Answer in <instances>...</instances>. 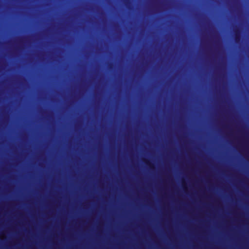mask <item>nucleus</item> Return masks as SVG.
I'll return each mask as SVG.
<instances>
[{
	"label": "nucleus",
	"mask_w": 249,
	"mask_h": 249,
	"mask_svg": "<svg viewBox=\"0 0 249 249\" xmlns=\"http://www.w3.org/2000/svg\"><path fill=\"white\" fill-rule=\"evenodd\" d=\"M144 162L146 164H148L149 163V161L148 160H145L144 161Z\"/></svg>",
	"instance_id": "3"
},
{
	"label": "nucleus",
	"mask_w": 249,
	"mask_h": 249,
	"mask_svg": "<svg viewBox=\"0 0 249 249\" xmlns=\"http://www.w3.org/2000/svg\"><path fill=\"white\" fill-rule=\"evenodd\" d=\"M127 1H125V4L127 6Z\"/></svg>",
	"instance_id": "4"
},
{
	"label": "nucleus",
	"mask_w": 249,
	"mask_h": 249,
	"mask_svg": "<svg viewBox=\"0 0 249 249\" xmlns=\"http://www.w3.org/2000/svg\"><path fill=\"white\" fill-rule=\"evenodd\" d=\"M108 67H109V69H112V64H110L108 65Z\"/></svg>",
	"instance_id": "2"
},
{
	"label": "nucleus",
	"mask_w": 249,
	"mask_h": 249,
	"mask_svg": "<svg viewBox=\"0 0 249 249\" xmlns=\"http://www.w3.org/2000/svg\"><path fill=\"white\" fill-rule=\"evenodd\" d=\"M234 37L236 43H238L241 40V32L239 28H236L234 30Z\"/></svg>",
	"instance_id": "1"
}]
</instances>
